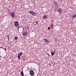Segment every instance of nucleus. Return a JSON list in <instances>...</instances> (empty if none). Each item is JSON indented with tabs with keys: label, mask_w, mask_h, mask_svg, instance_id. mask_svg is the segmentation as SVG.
I'll return each mask as SVG.
<instances>
[{
	"label": "nucleus",
	"mask_w": 76,
	"mask_h": 76,
	"mask_svg": "<svg viewBox=\"0 0 76 76\" xmlns=\"http://www.w3.org/2000/svg\"><path fill=\"white\" fill-rule=\"evenodd\" d=\"M30 75L31 76H34L35 72L33 70H31L29 71Z\"/></svg>",
	"instance_id": "f257e3e1"
},
{
	"label": "nucleus",
	"mask_w": 76,
	"mask_h": 76,
	"mask_svg": "<svg viewBox=\"0 0 76 76\" xmlns=\"http://www.w3.org/2000/svg\"><path fill=\"white\" fill-rule=\"evenodd\" d=\"M29 12L30 15H32L33 16H35L36 15V13L35 12H34L33 11H30Z\"/></svg>",
	"instance_id": "f03ea898"
},
{
	"label": "nucleus",
	"mask_w": 76,
	"mask_h": 76,
	"mask_svg": "<svg viewBox=\"0 0 76 76\" xmlns=\"http://www.w3.org/2000/svg\"><path fill=\"white\" fill-rule=\"evenodd\" d=\"M14 25L15 26H16V27H18V26H19L18 22L17 21H15L14 23Z\"/></svg>",
	"instance_id": "7ed1b4c3"
},
{
	"label": "nucleus",
	"mask_w": 76,
	"mask_h": 76,
	"mask_svg": "<svg viewBox=\"0 0 76 76\" xmlns=\"http://www.w3.org/2000/svg\"><path fill=\"white\" fill-rule=\"evenodd\" d=\"M22 54H23V53H20V54L19 53H18V58L19 59H20V57L22 55Z\"/></svg>",
	"instance_id": "20e7f679"
},
{
	"label": "nucleus",
	"mask_w": 76,
	"mask_h": 76,
	"mask_svg": "<svg viewBox=\"0 0 76 76\" xmlns=\"http://www.w3.org/2000/svg\"><path fill=\"white\" fill-rule=\"evenodd\" d=\"M57 12H58L59 13H60L63 12V10H62V9L61 8H59L57 10Z\"/></svg>",
	"instance_id": "39448f33"
},
{
	"label": "nucleus",
	"mask_w": 76,
	"mask_h": 76,
	"mask_svg": "<svg viewBox=\"0 0 76 76\" xmlns=\"http://www.w3.org/2000/svg\"><path fill=\"white\" fill-rule=\"evenodd\" d=\"M15 16V12H12L11 13V16L12 17V18H14Z\"/></svg>",
	"instance_id": "423d86ee"
},
{
	"label": "nucleus",
	"mask_w": 76,
	"mask_h": 76,
	"mask_svg": "<svg viewBox=\"0 0 76 76\" xmlns=\"http://www.w3.org/2000/svg\"><path fill=\"white\" fill-rule=\"evenodd\" d=\"M76 17V14H74L72 15V19H75Z\"/></svg>",
	"instance_id": "0eeeda50"
},
{
	"label": "nucleus",
	"mask_w": 76,
	"mask_h": 76,
	"mask_svg": "<svg viewBox=\"0 0 76 76\" xmlns=\"http://www.w3.org/2000/svg\"><path fill=\"white\" fill-rule=\"evenodd\" d=\"M44 40L46 43H48V42H49V40L47 39H44Z\"/></svg>",
	"instance_id": "6e6552de"
},
{
	"label": "nucleus",
	"mask_w": 76,
	"mask_h": 76,
	"mask_svg": "<svg viewBox=\"0 0 76 76\" xmlns=\"http://www.w3.org/2000/svg\"><path fill=\"white\" fill-rule=\"evenodd\" d=\"M23 36H25V35H27V33H26V32H24L23 33Z\"/></svg>",
	"instance_id": "1a4fd4ad"
},
{
	"label": "nucleus",
	"mask_w": 76,
	"mask_h": 76,
	"mask_svg": "<svg viewBox=\"0 0 76 76\" xmlns=\"http://www.w3.org/2000/svg\"><path fill=\"white\" fill-rule=\"evenodd\" d=\"M51 54L52 56H53L54 55V53L53 52V50H51Z\"/></svg>",
	"instance_id": "9d476101"
},
{
	"label": "nucleus",
	"mask_w": 76,
	"mask_h": 76,
	"mask_svg": "<svg viewBox=\"0 0 76 76\" xmlns=\"http://www.w3.org/2000/svg\"><path fill=\"white\" fill-rule=\"evenodd\" d=\"M47 17L46 15H44L43 16V18H44V19H45L46 18H47Z\"/></svg>",
	"instance_id": "9b49d317"
},
{
	"label": "nucleus",
	"mask_w": 76,
	"mask_h": 76,
	"mask_svg": "<svg viewBox=\"0 0 76 76\" xmlns=\"http://www.w3.org/2000/svg\"><path fill=\"white\" fill-rule=\"evenodd\" d=\"M21 74L22 76H24V74H23V71L21 72Z\"/></svg>",
	"instance_id": "f8f14e48"
},
{
	"label": "nucleus",
	"mask_w": 76,
	"mask_h": 76,
	"mask_svg": "<svg viewBox=\"0 0 76 76\" xmlns=\"http://www.w3.org/2000/svg\"><path fill=\"white\" fill-rule=\"evenodd\" d=\"M18 39V37L17 36H15V40H17Z\"/></svg>",
	"instance_id": "ddd939ff"
},
{
	"label": "nucleus",
	"mask_w": 76,
	"mask_h": 76,
	"mask_svg": "<svg viewBox=\"0 0 76 76\" xmlns=\"http://www.w3.org/2000/svg\"><path fill=\"white\" fill-rule=\"evenodd\" d=\"M7 38H8V40H9V35H8L7 36Z\"/></svg>",
	"instance_id": "4468645a"
},
{
	"label": "nucleus",
	"mask_w": 76,
	"mask_h": 76,
	"mask_svg": "<svg viewBox=\"0 0 76 76\" xmlns=\"http://www.w3.org/2000/svg\"><path fill=\"white\" fill-rule=\"evenodd\" d=\"M3 48L6 52V48Z\"/></svg>",
	"instance_id": "2eb2a0df"
},
{
	"label": "nucleus",
	"mask_w": 76,
	"mask_h": 76,
	"mask_svg": "<svg viewBox=\"0 0 76 76\" xmlns=\"http://www.w3.org/2000/svg\"><path fill=\"white\" fill-rule=\"evenodd\" d=\"M54 4H55V5L57 6V3H55Z\"/></svg>",
	"instance_id": "dca6fc26"
},
{
	"label": "nucleus",
	"mask_w": 76,
	"mask_h": 76,
	"mask_svg": "<svg viewBox=\"0 0 76 76\" xmlns=\"http://www.w3.org/2000/svg\"><path fill=\"white\" fill-rule=\"evenodd\" d=\"M50 27H48V30H50Z\"/></svg>",
	"instance_id": "f3484780"
},
{
	"label": "nucleus",
	"mask_w": 76,
	"mask_h": 76,
	"mask_svg": "<svg viewBox=\"0 0 76 76\" xmlns=\"http://www.w3.org/2000/svg\"><path fill=\"white\" fill-rule=\"evenodd\" d=\"M36 25H37V24H38V22L37 21H36Z\"/></svg>",
	"instance_id": "a211bd4d"
},
{
	"label": "nucleus",
	"mask_w": 76,
	"mask_h": 76,
	"mask_svg": "<svg viewBox=\"0 0 76 76\" xmlns=\"http://www.w3.org/2000/svg\"><path fill=\"white\" fill-rule=\"evenodd\" d=\"M53 53H54V54H55V53H56V51H53Z\"/></svg>",
	"instance_id": "6ab92c4d"
},
{
	"label": "nucleus",
	"mask_w": 76,
	"mask_h": 76,
	"mask_svg": "<svg viewBox=\"0 0 76 76\" xmlns=\"http://www.w3.org/2000/svg\"><path fill=\"white\" fill-rule=\"evenodd\" d=\"M0 48H3L1 47Z\"/></svg>",
	"instance_id": "aec40b11"
},
{
	"label": "nucleus",
	"mask_w": 76,
	"mask_h": 76,
	"mask_svg": "<svg viewBox=\"0 0 76 76\" xmlns=\"http://www.w3.org/2000/svg\"><path fill=\"white\" fill-rule=\"evenodd\" d=\"M0 54H1V52L0 51Z\"/></svg>",
	"instance_id": "412c9836"
},
{
	"label": "nucleus",
	"mask_w": 76,
	"mask_h": 76,
	"mask_svg": "<svg viewBox=\"0 0 76 76\" xmlns=\"http://www.w3.org/2000/svg\"><path fill=\"white\" fill-rule=\"evenodd\" d=\"M21 28H22V26H21Z\"/></svg>",
	"instance_id": "4be33fe9"
},
{
	"label": "nucleus",
	"mask_w": 76,
	"mask_h": 76,
	"mask_svg": "<svg viewBox=\"0 0 76 76\" xmlns=\"http://www.w3.org/2000/svg\"><path fill=\"white\" fill-rule=\"evenodd\" d=\"M0 57H1V56H0Z\"/></svg>",
	"instance_id": "5701e85b"
},
{
	"label": "nucleus",
	"mask_w": 76,
	"mask_h": 76,
	"mask_svg": "<svg viewBox=\"0 0 76 76\" xmlns=\"http://www.w3.org/2000/svg\"><path fill=\"white\" fill-rule=\"evenodd\" d=\"M34 22H33V23H34Z\"/></svg>",
	"instance_id": "b1692460"
}]
</instances>
